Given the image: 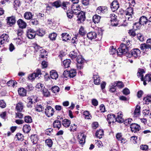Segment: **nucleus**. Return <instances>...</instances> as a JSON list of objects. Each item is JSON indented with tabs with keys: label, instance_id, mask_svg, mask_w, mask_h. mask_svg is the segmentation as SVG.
I'll return each mask as SVG.
<instances>
[{
	"label": "nucleus",
	"instance_id": "nucleus-48",
	"mask_svg": "<svg viewBox=\"0 0 151 151\" xmlns=\"http://www.w3.org/2000/svg\"><path fill=\"white\" fill-rule=\"evenodd\" d=\"M44 87L43 85L40 83H38L36 86V89L38 91H41Z\"/></svg>",
	"mask_w": 151,
	"mask_h": 151
},
{
	"label": "nucleus",
	"instance_id": "nucleus-44",
	"mask_svg": "<svg viewBox=\"0 0 151 151\" xmlns=\"http://www.w3.org/2000/svg\"><path fill=\"white\" fill-rule=\"evenodd\" d=\"M57 36V34L55 32H53L50 34L49 37L50 40H56Z\"/></svg>",
	"mask_w": 151,
	"mask_h": 151
},
{
	"label": "nucleus",
	"instance_id": "nucleus-11",
	"mask_svg": "<svg viewBox=\"0 0 151 151\" xmlns=\"http://www.w3.org/2000/svg\"><path fill=\"white\" fill-rule=\"evenodd\" d=\"M36 33L32 29H29L27 31V35L28 37L30 39H32L35 37Z\"/></svg>",
	"mask_w": 151,
	"mask_h": 151
},
{
	"label": "nucleus",
	"instance_id": "nucleus-25",
	"mask_svg": "<svg viewBox=\"0 0 151 151\" xmlns=\"http://www.w3.org/2000/svg\"><path fill=\"white\" fill-rule=\"evenodd\" d=\"M18 92L19 95L21 96H24L26 95L27 91L24 88H19Z\"/></svg>",
	"mask_w": 151,
	"mask_h": 151
},
{
	"label": "nucleus",
	"instance_id": "nucleus-26",
	"mask_svg": "<svg viewBox=\"0 0 151 151\" xmlns=\"http://www.w3.org/2000/svg\"><path fill=\"white\" fill-rule=\"evenodd\" d=\"M30 138L33 144H35L37 143L38 140V138L37 135L35 134L31 135Z\"/></svg>",
	"mask_w": 151,
	"mask_h": 151
},
{
	"label": "nucleus",
	"instance_id": "nucleus-21",
	"mask_svg": "<svg viewBox=\"0 0 151 151\" xmlns=\"http://www.w3.org/2000/svg\"><path fill=\"white\" fill-rule=\"evenodd\" d=\"M53 125L54 128H57L59 129L61 126V121L59 120H55L53 123Z\"/></svg>",
	"mask_w": 151,
	"mask_h": 151
},
{
	"label": "nucleus",
	"instance_id": "nucleus-52",
	"mask_svg": "<svg viewBox=\"0 0 151 151\" xmlns=\"http://www.w3.org/2000/svg\"><path fill=\"white\" fill-rule=\"evenodd\" d=\"M40 54L39 56L40 57L43 58H44L45 55L46 54V51L43 49L40 50L39 52Z\"/></svg>",
	"mask_w": 151,
	"mask_h": 151
},
{
	"label": "nucleus",
	"instance_id": "nucleus-57",
	"mask_svg": "<svg viewBox=\"0 0 151 151\" xmlns=\"http://www.w3.org/2000/svg\"><path fill=\"white\" fill-rule=\"evenodd\" d=\"M24 119L25 122L26 123H29L32 122V118L29 116H25Z\"/></svg>",
	"mask_w": 151,
	"mask_h": 151
},
{
	"label": "nucleus",
	"instance_id": "nucleus-35",
	"mask_svg": "<svg viewBox=\"0 0 151 151\" xmlns=\"http://www.w3.org/2000/svg\"><path fill=\"white\" fill-rule=\"evenodd\" d=\"M78 139H79V143L81 145H83L85 143V138L84 136V134H81L79 136Z\"/></svg>",
	"mask_w": 151,
	"mask_h": 151
},
{
	"label": "nucleus",
	"instance_id": "nucleus-10",
	"mask_svg": "<svg viewBox=\"0 0 151 151\" xmlns=\"http://www.w3.org/2000/svg\"><path fill=\"white\" fill-rule=\"evenodd\" d=\"M54 109L50 106H48L45 109V114L48 117L52 116L54 114Z\"/></svg>",
	"mask_w": 151,
	"mask_h": 151
},
{
	"label": "nucleus",
	"instance_id": "nucleus-18",
	"mask_svg": "<svg viewBox=\"0 0 151 151\" xmlns=\"http://www.w3.org/2000/svg\"><path fill=\"white\" fill-rule=\"evenodd\" d=\"M76 5V8L77 9H75V7H74L75 6L74 5H72L71 6L72 10L73 11V14L78 15L81 12L80 10V8L79 6L78 5Z\"/></svg>",
	"mask_w": 151,
	"mask_h": 151
},
{
	"label": "nucleus",
	"instance_id": "nucleus-64",
	"mask_svg": "<svg viewBox=\"0 0 151 151\" xmlns=\"http://www.w3.org/2000/svg\"><path fill=\"white\" fill-rule=\"evenodd\" d=\"M144 80L148 82L151 81V74H146L145 76Z\"/></svg>",
	"mask_w": 151,
	"mask_h": 151
},
{
	"label": "nucleus",
	"instance_id": "nucleus-12",
	"mask_svg": "<svg viewBox=\"0 0 151 151\" xmlns=\"http://www.w3.org/2000/svg\"><path fill=\"white\" fill-rule=\"evenodd\" d=\"M9 36L6 34H3L0 37V44L2 45L9 41Z\"/></svg>",
	"mask_w": 151,
	"mask_h": 151
},
{
	"label": "nucleus",
	"instance_id": "nucleus-46",
	"mask_svg": "<svg viewBox=\"0 0 151 151\" xmlns=\"http://www.w3.org/2000/svg\"><path fill=\"white\" fill-rule=\"evenodd\" d=\"M77 55L78 53L76 52H75V51H73L70 52L69 55L71 58L74 59L77 57Z\"/></svg>",
	"mask_w": 151,
	"mask_h": 151
},
{
	"label": "nucleus",
	"instance_id": "nucleus-13",
	"mask_svg": "<svg viewBox=\"0 0 151 151\" xmlns=\"http://www.w3.org/2000/svg\"><path fill=\"white\" fill-rule=\"evenodd\" d=\"M107 120L109 124L111 122L114 123L116 121V117L115 115L113 114H109L107 115Z\"/></svg>",
	"mask_w": 151,
	"mask_h": 151
},
{
	"label": "nucleus",
	"instance_id": "nucleus-29",
	"mask_svg": "<svg viewBox=\"0 0 151 151\" xmlns=\"http://www.w3.org/2000/svg\"><path fill=\"white\" fill-rule=\"evenodd\" d=\"M71 60L70 59H66L64 60L63 62V64L65 68L70 67V64Z\"/></svg>",
	"mask_w": 151,
	"mask_h": 151
},
{
	"label": "nucleus",
	"instance_id": "nucleus-14",
	"mask_svg": "<svg viewBox=\"0 0 151 151\" xmlns=\"http://www.w3.org/2000/svg\"><path fill=\"white\" fill-rule=\"evenodd\" d=\"M148 18V16L147 15L146 16H142L139 19V22H140V24L143 25L147 24V19Z\"/></svg>",
	"mask_w": 151,
	"mask_h": 151
},
{
	"label": "nucleus",
	"instance_id": "nucleus-7",
	"mask_svg": "<svg viewBox=\"0 0 151 151\" xmlns=\"http://www.w3.org/2000/svg\"><path fill=\"white\" fill-rule=\"evenodd\" d=\"M77 17L78 19L77 21L78 23H80L83 22L85 20V13L82 11H81L80 13L78 15Z\"/></svg>",
	"mask_w": 151,
	"mask_h": 151
},
{
	"label": "nucleus",
	"instance_id": "nucleus-61",
	"mask_svg": "<svg viewBox=\"0 0 151 151\" xmlns=\"http://www.w3.org/2000/svg\"><path fill=\"white\" fill-rule=\"evenodd\" d=\"M83 115L85 116V118L87 119H90V117H91L89 112L87 111H85L84 112Z\"/></svg>",
	"mask_w": 151,
	"mask_h": 151
},
{
	"label": "nucleus",
	"instance_id": "nucleus-43",
	"mask_svg": "<svg viewBox=\"0 0 151 151\" xmlns=\"http://www.w3.org/2000/svg\"><path fill=\"white\" fill-rule=\"evenodd\" d=\"M31 97H29L27 98L28 101L27 104V106L29 108H31L32 107V104H33V101H32V99Z\"/></svg>",
	"mask_w": 151,
	"mask_h": 151
},
{
	"label": "nucleus",
	"instance_id": "nucleus-5",
	"mask_svg": "<svg viewBox=\"0 0 151 151\" xmlns=\"http://www.w3.org/2000/svg\"><path fill=\"white\" fill-rule=\"evenodd\" d=\"M6 20L7 25L8 27H12L14 25L16 22L15 17L14 16L7 17Z\"/></svg>",
	"mask_w": 151,
	"mask_h": 151
},
{
	"label": "nucleus",
	"instance_id": "nucleus-4",
	"mask_svg": "<svg viewBox=\"0 0 151 151\" xmlns=\"http://www.w3.org/2000/svg\"><path fill=\"white\" fill-rule=\"evenodd\" d=\"M100 35H97L96 33L94 32H89L87 34V37L89 39L91 40L96 39V40H99L101 38V37H100Z\"/></svg>",
	"mask_w": 151,
	"mask_h": 151
},
{
	"label": "nucleus",
	"instance_id": "nucleus-28",
	"mask_svg": "<svg viewBox=\"0 0 151 151\" xmlns=\"http://www.w3.org/2000/svg\"><path fill=\"white\" fill-rule=\"evenodd\" d=\"M133 9L132 7H128L125 11L126 17L128 16H131L133 13Z\"/></svg>",
	"mask_w": 151,
	"mask_h": 151
},
{
	"label": "nucleus",
	"instance_id": "nucleus-56",
	"mask_svg": "<svg viewBox=\"0 0 151 151\" xmlns=\"http://www.w3.org/2000/svg\"><path fill=\"white\" fill-rule=\"evenodd\" d=\"M117 50L113 46H111L109 48V52L111 55H113L114 54L116 51L117 52Z\"/></svg>",
	"mask_w": 151,
	"mask_h": 151
},
{
	"label": "nucleus",
	"instance_id": "nucleus-6",
	"mask_svg": "<svg viewBox=\"0 0 151 151\" xmlns=\"http://www.w3.org/2000/svg\"><path fill=\"white\" fill-rule=\"evenodd\" d=\"M41 70L39 69L36 70V72H34L29 75L28 77L29 80H32L35 79L36 78L38 77L39 75H42Z\"/></svg>",
	"mask_w": 151,
	"mask_h": 151
},
{
	"label": "nucleus",
	"instance_id": "nucleus-3",
	"mask_svg": "<svg viewBox=\"0 0 151 151\" xmlns=\"http://www.w3.org/2000/svg\"><path fill=\"white\" fill-rule=\"evenodd\" d=\"M76 61L77 63V66L78 69H81L83 68V64L85 62V59L82 57V56H77L76 58Z\"/></svg>",
	"mask_w": 151,
	"mask_h": 151
},
{
	"label": "nucleus",
	"instance_id": "nucleus-60",
	"mask_svg": "<svg viewBox=\"0 0 151 151\" xmlns=\"http://www.w3.org/2000/svg\"><path fill=\"white\" fill-rule=\"evenodd\" d=\"M53 129L51 128L47 129L45 132V134L48 135H50L53 132Z\"/></svg>",
	"mask_w": 151,
	"mask_h": 151
},
{
	"label": "nucleus",
	"instance_id": "nucleus-45",
	"mask_svg": "<svg viewBox=\"0 0 151 151\" xmlns=\"http://www.w3.org/2000/svg\"><path fill=\"white\" fill-rule=\"evenodd\" d=\"M67 17L68 18L72 19L73 16V11L72 10H68L66 12Z\"/></svg>",
	"mask_w": 151,
	"mask_h": 151
},
{
	"label": "nucleus",
	"instance_id": "nucleus-55",
	"mask_svg": "<svg viewBox=\"0 0 151 151\" xmlns=\"http://www.w3.org/2000/svg\"><path fill=\"white\" fill-rule=\"evenodd\" d=\"M29 23L30 24L32 25H37L38 24V21L37 19H31Z\"/></svg>",
	"mask_w": 151,
	"mask_h": 151
},
{
	"label": "nucleus",
	"instance_id": "nucleus-40",
	"mask_svg": "<svg viewBox=\"0 0 151 151\" xmlns=\"http://www.w3.org/2000/svg\"><path fill=\"white\" fill-rule=\"evenodd\" d=\"M93 78L94 79V82L95 84L98 85L99 84L100 78L98 75H94Z\"/></svg>",
	"mask_w": 151,
	"mask_h": 151
},
{
	"label": "nucleus",
	"instance_id": "nucleus-54",
	"mask_svg": "<svg viewBox=\"0 0 151 151\" xmlns=\"http://www.w3.org/2000/svg\"><path fill=\"white\" fill-rule=\"evenodd\" d=\"M60 88L58 86H55L52 87L51 88V90L54 93H56L59 91Z\"/></svg>",
	"mask_w": 151,
	"mask_h": 151
},
{
	"label": "nucleus",
	"instance_id": "nucleus-51",
	"mask_svg": "<svg viewBox=\"0 0 151 151\" xmlns=\"http://www.w3.org/2000/svg\"><path fill=\"white\" fill-rule=\"evenodd\" d=\"M26 91H31L34 89V87L31 84H28L26 87Z\"/></svg>",
	"mask_w": 151,
	"mask_h": 151
},
{
	"label": "nucleus",
	"instance_id": "nucleus-22",
	"mask_svg": "<svg viewBox=\"0 0 151 151\" xmlns=\"http://www.w3.org/2000/svg\"><path fill=\"white\" fill-rule=\"evenodd\" d=\"M63 40L67 41L70 39L71 37L67 33H62L61 35Z\"/></svg>",
	"mask_w": 151,
	"mask_h": 151
},
{
	"label": "nucleus",
	"instance_id": "nucleus-2",
	"mask_svg": "<svg viewBox=\"0 0 151 151\" xmlns=\"http://www.w3.org/2000/svg\"><path fill=\"white\" fill-rule=\"evenodd\" d=\"M140 53V51L139 49L134 48L130 52H127L124 55L129 58L132 57L136 59L139 55Z\"/></svg>",
	"mask_w": 151,
	"mask_h": 151
},
{
	"label": "nucleus",
	"instance_id": "nucleus-41",
	"mask_svg": "<svg viewBox=\"0 0 151 151\" xmlns=\"http://www.w3.org/2000/svg\"><path fill=\"white\" fill-rule=\"evenodd\" d=\"M104 135V131L101 129H99L96 132V136L99 139L102 137V136Z\"/></svg>",
	"mask_w": 151,
	"mask_h": 151
},
{
	"label": "nucleus",
	"instance_id": "nucleus-30",
	"mask_svg": "<svg viewBox=\"0 0 151 151\" xmlns=\"http://www.w3.org/2000/svg\"><path fill=\"white\" fill-rule=\"evenodd\" d=\"M62 124L64 127H68L69 126L70 124V122L68 119H65L63 120Z\"/></svg>",
	"mask_w": 151,
	"mask_h": 151
},
{
	"label": "nucleus",
	"instance_id": "nucleus-19",
	"mask_svg": "<svg viewBox=\"0 0 151 151\" xmlns=\"http://www.w3.org/2000/svg\"><path fill=\"white\" fill-rule=\"evenodd\" d=\"M17 23L19 27L21 28H25L26 27V23L22 19H19L17 21Z\"/></svg>",
	"mask_w": 151,
	"mask_h": 151
},
{
	"label": "nucleus",
	"instance_id": "nucleus-58",
	"mask_svg": "<svg viewBox=\"0 0 151 151\" xmlns=\"http://www.w3.org/2000/svg\"><path fill=\"white\" fill-rule=\"evenodd\" d=\"M43 107L40 104L37 105L35 108V110L39 112H41L42 111Z\"/></svg>",
	"mask_w": 151,
	"mask_h": 151
},
{
	"label": "nucleus",
	"instance_id": "nucleus-1",
	"mask_svg": "<svg viewBox=\"0 0 151 151\" xmlns=\"http://www.w3.org/2000/svg\"><path fill=\"white\" fill-rule=\"evenodd\" d=\"M131 45L129 41L127 42L125 44L122 43L119 47L117 49V54L119 56L124 55L129 50V47Z\"/></svg>",
	"mask_w": 151,
	"mask_h": 151
},
{
	"label": "nucleus",
	"instance_id": "nucleus-17",
	"mask_svg": "<svg viewBox=\"0 0 151 151\" xmlns=\"http://www.w3.org/2000/svg\"><path fill=\"white\" fill-rule=\"evenodd\" d=\"M123 114L122 112H119L117 114V117H116V121L119 123H122L124 122L122 118Z\"/></svg>",
	"mask_w": 151,
	"mask_h": 151
},
{
	"label": "nucleus",
	"instance_id": "nucleus-36",
	"mask_svg": "<svg viewBox=\"0 0 151 151\" xmlns=\"http://www.w3.org/2000/svg\"><path fill=\"white\" fill-rule=\"evenodd\" d=\"M144 103L146 104H148L150 102H151V95H147L143 98Z\"/></svg>",
	"mask_w": 151,
	"mask_h": 151
},
{
	"label": "nucleus",
	"instance_id": "nucleus-24",
	"mask_svg": "<svg viewBox=\"0 0 151 151\" xmlns=\"http://www.w3.org/2000/svg\"><path fill=\"white\" fill-rule=\"evenodd\" d=\"M140 48L141 50L144 51H147L149 49H150V47L147 43L141 44L140 46Z\"/></svg>",
	"mask_w": 151,
	"mask_h": 151
},
{
	"label": "nucleus",
	"instance_id": "nucleus-9",
	"mask_svg": "<svg viewBox=\"0 0 151 151\" xmlns=\"http://www.w3.org/2000/svg\"><path fill=\"white\" fill-rule=\"evenodd\" d=\"M131 130L132 132L136 133L141 129L140 127L138 124L136 123H132L130 124Z\"/></svg>",
	"mask_w": 151,
	"mask_h": 151
},
{
	"label": "nucleus",
	"instance_id": "nucleus-37",
	"mask_svg": "<svg viewBox=\"0 0 151 151\" xmlns=\"http://www.w3.org/2000/svg\"><path fill=\"white\" fill-rule=\"evenodd\" d=\"M116 86H117L119 88H122L124 86V85L122 81H116L114 82Z\"/></svg>",
	"mask_w": 151,
	"mask_h": 151
},
{
	"label": "nucleus",
	"instance_id": "nucleus-50",
	"mask_svg": "<svg viewBox=\"0 0 151 151\" xmlns=\"http://www.w3.org/2000/svg\"><path fill=\"white\" fill-rule=\"evenodd\" d=\"M52 6L57 8L62 6V3L60 1H57L53 3Z\"/></svg>",
	"mask_w": 151,
	"mask_h": 151
},
{
	"label": "nucleus",
	"instance_id": "nucleus-34",
	"mask_svg": "<svg viewBox=\"0 0 151 151\" xmlns=\"http://www.w3.org/2000/svg\"><path fill=\"white\" fill-rule=\"evenodd\" d=\"M33 15L30 12H25L24 14V17L26 19L30 20L32 17Z\"/></svg>",
	"mask_w": 151,
	"mask_h": 151
},
{
	"label": "nucleus",
	"instance_id": "nucleus-53",
	"mask_svg": "<svg viewBox=\"0 0 151 151\" xmlns=\"http://www.w3.org/2000/svg\"><path fill=\"white\" fill-rule=\"evenodd\" d=\"M7 85L9 86H14L15 84H17V82L11 80L8 81L7 83Z\"/></svg>",
	"mask_w": 151,
	"mask_h": 151
},
{
	"label": "nucleus",
	"instance_id": "nucleus-31",
	"mask_svg": "<svg viewBox=\"0 0 151 151\" xmlns=\"http://www.w3.org/2000/svg\"><path fill=\"white\" fill-rule=\"evenodd\" d=\"M31 128V127L29 124H26L23 127V131L24 133H27L29 132Z\"/></svg>",
	"mask_w": 151,
	"mask_h": 151
},
{
	"label": "nucleus",
	"instance_id": "nucleus-49",
	"mask_svg": "<svg viewBox=\"0 0 151 151\" xmlns=\"http://www.w3.org/2000/svg\"><path fill=\"white\" fill-rule=\"evenodd\" d=\"M15 138H17L18 140L22 141L24 139V136L20 133H17L15 136Z\"/></svg>",
	"mask_w": 151,
	"mask_h": 151
},
{
	"label": "nucleus",
	"instance_id": "nucleus-16",
	"mask_svg": "<svg viewBox=\"0 0 151 151\" xmlns=\"http://www.w3.org/2000/svg\"><path fill=\"white\" fill-rule=\"evenodd\" d=\"M119 7V4L116 0L114 1L111 4V8L114 11L117 10Z\"/></svg>",
	"mask_w": 151,
	"mask_h": 151
},
{
	"label": "nucleus",
	"instance_id": "nucleus-39",
	"mask_svg": "<svg viewBox=\"0 0 151 151\" xmlns=\"http://www.w3.org/2000/svg\"><path fill=\"white\" fill-rule=\"evenodd\" d=\"M42 92L43 95L46 97H48L50 95V92L48 90L44 87L41 91Z\"/></svg>",
	"mask_w": 151,
	"mask_h": 151
},
{
	"label": "nucleus",
	"instance_id": "nucleus-33",
	"mask_svg": "<svg viewBox=\"0 0 151 151\" xmlns=\"http://www.w3.org/2000/svg\"><path fill=\"white\" fill-rule=\"evenodd\" d=\"M116 86L114 83H112L109 86V91L111 93H114L116 90Z\"/></svg>",
	"mask_w": 151,
	"mask_h": 151
},
{
	"label": "nucleus",
	"instance_id": "nucleus-47",
	"mask_svg": "<svg viewBox=\"0 0 151 151\" xmlns=\"http://www.w3.org/2000/svg\"><path fill=\"white\" fill-rule=\"evenodd\" d=\"M69 72L70 77V78H73L76 75V70L74 69H73L70 70V71H69Z\"/></svg>",
	"mask_w": 151,
	"mask_h": 151
},
{
	"label": "nucleus",
	"instance_id": "nucleus-23",
	"mask_svg": "<svg viewBox=\"0 0 151 151\" xmlns=\"http://www.w3.org/2000/svg\"><path fill=\"white\" fill-rule=\"evenodd\" d=\"M15 109L18 112H21L23 109V104L21 102H19L16 104Z\"/></svg>",
	"mask_w": 151,
	"mask_h": 151
},
{
	"label": "nucleus",
	"instance_id": "nucleus-62",
	"mask_svg": "<svg viewBox=\"0 0 151 151\" xmlns=\"http://www.w3.org/2000/svg\"><path fill=\"white\" fill-rule=\"evenodd\" d=\"M69 5V2L67 1L63 2V3H62V6H61L64 9H67V8Z\"/></svg>",
	"mask_w": 151,
	"mask_h": 151
},
{
	"label": "nucleus",
	"instance_id": "nucleus-59",
	"mask_svg": "<svg viewBox=\"0 0 151 151\" xmlns=\"http://www.w3.org/2000/svg\"><path fill=\"white\" fill-rule=\"evenodd\" d=\"M145 73L144 70L143 69L139 68L137 73V76L139 77L143 75V74Z\"/></svg>",
	"mask_w": 151,
	"mask_h": 151
},
{
	"label": "nucleus",
	"instance_id": "nucleus-15",
	"mask_svg": "<svg viewBox=\"0 0 151 151\" xmlns=\"http://www.w3.org/2000/svg\"><path fill=\"white\" fill-rule=\"evenodd\" d=\"M115 15L113 14L111 16L110 21L111 22V24L113 26H116L118 24V22L117 19L115 18Z\"/></svg>",
	"mask_w": 151,
	"mask_h": 151
},
{
	"label": "nucleus",
	"instance_id": "nucleus-27",
	"mask_svg": "<svg viewBox=\"0 0 151 151\" xmlns=\"http://www.w3.org/2000/svg\"><path fill=\"white\" fill-rule=\"evenodd\" d=\"M50 76L52 79L56 80L58 77V75L56 71L52 70L50 71Z\"/></svg>",
	"mask_w": 151,
	"mask_h": 151
},
{
	"label": "nucleus",
	"instance_id": "nucleus-20",
	"mask_svg": "<svg viewBox=\"0 0 151 151\" xmlns=\"http://www.w3.org/2000/svg\"><path fill=\"white\" fill-rule=\"evenodd\" d=\"M116 137L118 141H121V143H125V139L123 138L122 134L121 133H117L116 135Z\"/></svg>",
	"mask_w": 151,
	"mask_h": 151
},
{
	"label": "nucleus",
	"instance_id": "nucleus-63",
	"mask_svg": "<svg viewBox=\"0 0 151 151\" xmlns=\"http://www.w3.org/2000/svg\"><path fill=\"white\" fill-rule=\"evenodd\" d=\"M46 144L49 147L52 146V142L51 139H47L45 141Z\"/></svg>",
	"mask_w": 151,
	"mask_h": 151
},
{
	"label": "nucleus",
	"instance_id": "nucleus-8",
	"mask_svg": "<svg viewBox=\"0 0 151 151\" xmlns=\"http://www.w3.org/2000/svg\"><path fill=\"white\" fill-rule=\"evenodd\" d=\"M107 12L108 8L105 6H100L98 7L96 10V12L100 14L107 13Z\"/></svg>",
	"mask_w": 151,
	"mask_h": 151
},
{
	"label": "nucleus",
	"instance_id": "nucleus-38",
	"mask_svg": "<svg viewBox=\"0 0 151 151\" xmlns=\"http://www.w3.org/2000/svg\"><path fill=\"white\" fill-rule=\"evenodd\" d=\"M101 17L97 15H94L93 17V21L95 23H98L100 21Z\"/></svg>",
	"mask_w": 151,
	"mask_h": 151
},
{
	"label": "nucleus",
	"instance_id": "nucleus-42",
	"mask_svg": "<svg viewBox=\"0 0 151 151\" xmlns=\"http://www.w3.org/2000/svg\"><path fill=\"white\" fill-rule=\"evenodd\" d=\"M36 34L42 37L45 34V31L42 29H39L37 30Z\"/></svg>",
	"mask_w": 151,
	"mask_h": 151
},
{
	"label": "nucleus",
	"instance_id": "nucleus-32",
	"mask_svg": "<svg viewBox=\"0 0 151 151\" xmlns=\"http://www.w3.org/2000/svg\"><path fill=\"white\" fill-rule=\"evenodd\" d=\"M140 106L137 105L136 106L135 110L134 111L133 114L136 117H137L140 114Z\"/></svg>",
	"mask_w": 151,
	"mask_h": 151
}]
</instances>
